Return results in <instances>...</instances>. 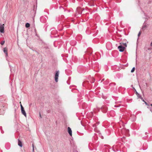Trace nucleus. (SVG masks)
Instances as JSON below:
<instances>
[{
  "label": "nucleus",
  "mask_w": 152,
  "mask_h": 152,
  "mask_svg": "<svg viewBox=\"0 0 152 152\" xmlns=\"http://www.w3.org/2000/svg\"><path fill=\"white\" fill-rule=\"evenodd\" d=\"M59 71H57L56 72V73L55 76V80L56 82L58 81V78L59 76Z\"/></svg>",
  "instance_id": "nucleus-1"
},
{
  "label": "nucleus",
  "mask_w": 152,
  "mask_h": 152,
  "mask_svg": "<svg viewBox=\"0 0 152 152\" xmlns=\"http://www.w3.org/2000/svg\"><path fill=\"white\" fill-rule=\"evenodd\" d=\"M47 18V17L46 16H42L40 18V20L42 22L45 23L46 21Z\"/></svg>",
  "instance_id": "nucleus-2"
},
{
  "label": "nucleus",
  "mask_w": 152,
  "mask_h": 152,
  "mask_svg": "<svg viewBox=\"0 0 152 152\" xmlns=\"http://www.w3.org/2000/svg\"><path fill=\"white\" fill-rule=\"evenodd\" d=\"M4 24L0 26V32L3 33L4 32Z\"/></svg>",
  "instance_id": "nucleus-3"
},
{
  "label": "nucleus",
  "mask_w": 152,
  "mask_h": 152,
  "mask_svg": "<svg viewBox=\"0 0 152 152\" xmlns=\"http://www.w3.org/2000/svg\"><path fill=\"white\" fill-rule=\"evenodd\" d=\"M118 48L120 52H122L124 51V46L122 45H120L118 47Z\"/></svg>",
  "instance_id": "nucleus-4"
},
{
  "label": "nucleus",
  "mask_w": 152,
  "mask_h": 152,
  "mask_svg": "<svg viewBox=\"0 0 152 152\" xmlns=\"http://www.w3.org/2000/svg\"><path fill=\"white\" fill-rule=\"evenodd\" d=\"M68 132L70 136H72V131L71 129L69 127L67 128Z\"/></svg>",
  "instance_id": "nucleus-5"
},
{
  "label": "nucleus",
  "mask_w": 152,
  "mask_h": 152,
  "mask_svg": "<svg viewBox=\"0 0 152 152\" xmlns=\"http://www.w3.org/2000/svg\"><path fill=\"white\" fill-rule=\"evenodd\" d=\"M4 52L5 54L6 55V57H7L8 56V53H7V49L6 48H4Z\"/></svg>",
  "instance_id": "nucleus-6"
},
{
  "label": "nucleus",
  "mask_w": 152,
  "mask_h": 152,
  "mask_svg": "<svg viewBox=\"0 0 152 152\" xmlns=\"http://www.w3.org/2000/svg\"><path fill=\"white\" fill-rule=\"evenodd\" d=\"M147 27V26L146 24V23H144L143 25V26L142 27V29L144 30L146 29Z\"/></svg>",
  "instance_id": "nucleus-7"
},
{
  "label": "nucleus",
  "mask_w": 152,
  "mask_h": 152,
  "mask_svg": "<svg viewBox=\"0 0 152 152\" xmlns=\"http://www.w3.org/2000/svg\"><path fill=\"white\" fill-rule=\"evenodd\" d=\"M18 145L20 147L22 146V142L19 139H18Z\"/></svg>",
  "instance_id": "nucleus-8"
},
{
  "label": "nucleus",
  "mask_w": 152,
  "mask_h": 152,
  "mask_svg": "<svg viewBox=\"0 0 152 152\" xmlns=\"http://www.w3.org/2000/svg\"><path fill=\"white\" fill-rule=\"evenodd\" d=\"M136 94L138 97L140 98L141 99H143V98L141 97V95L138 94L137 91L136 92Z\"/></svg>",
  "instance_id": "nucleus-9"
},
{
  "label": "nucleus",
  "mask_w": 152,
  "mask_h": 152,
  "mask_svg": "<svg viewBox=\"0 0 152 152\" xmlns=\"http://www.w3.org/2000/svg\"><path fill=\"white\" fill-rule=\"evenodd\" d=\"M21 111V113H22V114L23 115L25 116L26 117V113L25 110H24Z\"/></svg>",
  "instance_id": "nucleus-10"
},
{
  "label": "nucleus",
  "mask_w": 152,
  "mask_h": 152,
  "mask_svg": "<svg viewBox=\"0 0 152 152\" xmlns=\"http://www.w3.org/2000/svg\"><path fill=\"white\" fill-rule=\"evenodd\" d=\"M30 24L28 23H26L25 25V26L26 28H28L30 27Z\"/></svg>",
  "instance_id": "nucleus-11"
},
{
  "label": "nucleus",
  "mask_w": 152,
  "mask_h": 152,
  "mask_svg": "<svg viewBox=\"0 0 152 152\" xmlns=\"http://www.w3.org/2000/svg\"><path fill=\"white\" fill-rule=\"evenodd\" d=\"M133 119H132V117H131V121H135L136 120L135 117L133 115Z\"/></svg>",
  "instance_id": "nucleus-12"
},
{
  "label": "nucleus",
  "mask_w": 152,
  "mask_h": 152,
  "mask_svg": "<svg viewBox=\"0 0 152 152\" xmlns=\"http://www.w3.org/2000/svg\"><path fill=\"white\" fill-rule=\"evenodd\" d=\"M126 135L128 136H129V133H128L129 132V130L128 129H127V130H126Z\"/></svg>",
  "instance_id": "nucleus-13"
},
{
  "label": "nucleus",
  "mask_w": 152,
  "mask_h": 152,
  "mask_svg": "<svg viewBox=\"0 0 152 152\" xmlns=\"http://www.w3.org/2000/svg\"><path fill=\"white\" fill-rule=\"evenodd\" d=\"M20 104L21 110V111L22 110H24V109L22 105L20 102Z\"/></svg>",
  "instance_id": "nucleus-14"
},
{
  "label": "nucleus",
  "mask_w": 152,
  "mask_h": 152,
  "mask_svg": "<svg viewBox=\"0 0 152 152\" xmlns=\"http://www.w3.org/2000/svg\"><path fill=\"white\" fill-rule=\"evenodd\" d=\"M135 67H133L132 68V69L131 70V72H133L135 70Z\"/></svg>",
  "instance_id": "nucleus-15"
},
{
  "label": "nucleus",
  "mask_w": 152,
  "mask_h": 152,
  "mask_svg": "<svg viewBox=\"0 0 152 152\" xmlns=\"http://www.w3.org/2000/svg\"><path fill=\"white\" fill-rule=\"evenodd\" d=\"M127 47V45L126 43H124V50H125V48Z\"/></svg>",
  "instance_id": "nucleus-16"
},
{
  "label": "nucleus",
  "mask_w": 152,
  "mask_h": 152,
  "mask_svg": "<svg viewBox=\"0 0 152 152\" xmlns=\"http://www.w3.org/2000/svg\"><path fill=\"white\" fill-rule=\"evenodd\" d=\"M4 42L5 41H2L1 42V44L2 45L4 43Z\"/></svg>",
  "instance_id": "nucleus-17"
},
{
  "label": "nucleus",
  "mask_w": 152,
  "mask_h": 152,
  "mask_svg": "<svg viewBox=\"0 0 152 152\" xmlns=\"http://www.w3.org/2000/svg\"><path fill=\"white\" fill-rule=\"evenodd\" d=\"M104 107L105 108V110L104 111V112H105L107 111L106 107H102V110H103V109L104 108Z\"/></svg>",
  "instance_id": "nucleus-18"
},
{
  "label": "nucleus",
  "mask_w": 152,
  "mask_h": 152,
  "mask_svg": "<svg viewBox=\"0 0 152 152\" xmlns=\"http://www.w3.org/2000/svg\"><path fill=\"white\" fill-rule=\"evenodd\" d=\"M141 34V33H140V32H139V33L138 34V37H139L140 35Z\"/></svg>",
  "instance_id": "nucleus-19"
},
{
  "label": "nucleus",
  "mask_w": 152,
  "mask_h": 152,
  "mask_svg": "<svg viewBox=\"0 0 152 152\" xmlns=\"http://www.w3.org/2000/svg\"><path fill=\"white\" fill-rule=\"evenodd\" d=\"M121 69H123V65H120V66Z\"/></svg>",
  "instance_id": "nucleus-20"
},
{
  "label": "nucleus",
  "mask_w": 152,
  "mask_h": 152,
  "mask_svg": "<svg viewBox=\"0 0 152 152\" xmlns=\"http://www.w3.org/2000/svg\"><path fill=\"white\" fill-rule=\"evenodd\" d=\"M144 102L145 103V104L147 105H148V103L145 101Z\"/></svg>",
  "instance_id": "nucleus-21"
},
{
  "label": "nucleus",
  "mask_w": 152,
  "mask_h": 152,
  "mask_svg": "<svg viewBox=\"0 0 152 152\" xmlns=\"http://www.w3.org/2000/svg\"><path fill=\"white\" fill-rule=\"evenodd\" d=\"M39 116H40V118H42V116H41V114L40 113H39Z\"/></svg>",
  "instance_id": "nucleus-22"
},
{
  "label": "nucleus",
  "mask_w": 152,
  "mask_h": 152,
  "mask_svg": "<svg viewBox=\"0 0 152 152\" xmlns=\"http://www.w3.org/2000/svg\"><path fill=\"white\" fill-rule=\"evenodd\" d=\"M32 146H33V151H34V147L33 144L32 145Z\"/></svg>",
  "instance_id": "nucleus-23"
},
{
  "label": "nucleus",
  "mask_w": 152,
  "mask_h": 152,
  "mask_svg": "<svg viewBox=\"0 0 152 152\" xmlns=\"http://www.w3.org/2000/svg\"><path fill=\"white\" fill-rule=\"evenodd\" d=\"M131 86L132 87L133 89H135V91H136V90L135 89L134 87H133V85H132Z\"/></svg>",
  "instance_id": "nucleus-24"
},
{
  "label": "nucleus",
  "mask_w": 152,
  "mask_h": 152,
  "mask_svg": "<svg viewBox=\"0 0 152 152\" xmlns=\"http://www.w3.org/2000/svg\"><path fill=\"white\" fill-rule=\"evenodd\" d=\"M119 106H116V105H115L114 106V107H119Z\"/></svg>",
  "instance_id": "nucleus-25"
},
{
  "label": "nucleus",
  "mask_w": 152,
  "mask_h": 152,
  "mask_svg": "<svg viewBox=\"0 0 152 152\" xmlns=\"http://www.w3.org/2000/svg\"><path fill=\"white\" fill-rule=\"evenodd\" d=\"M60 9H64L62 7H60Z\"/></svg>",
  "instance_id": "nucleus-26"
},
{
  "label": "nucleus",
  "mask_w": 152,
  "mask_h": 152,
  "mask_svg": "<svg viewBox=\"0 0 152 152\" xmlns=\"http://www.w3.org/2000/svg\"><path fill=\"white\" fill-rule=\"evenodd\" d=\"M151 46H152V42H151Z\"/></svg>",
  "instance_id": "nucleus-27"
},
{
  "label": "nucleus",
  "mask_w": 152,
  "mask_h": 152,
  "mask_svg": "<svg viewBox=\"0 0 152 152\" xmlns=\"http://www.w3.org/2000/svg\"><path fill=\"white\" fill-rule=\"evenodd\" d=\"M141 100L142 101H143L144 102L145 101V100L143 99H141Z\"/></svg>",
  "instance_id": "nucleus-28"
},
{
  "label": "nucleus",
  "mask_w": 152,
  "mask_h": 152,
  "mask_svg": "<svg viewBox=\"0 0 152 152\" xmlns=\"http://www.w3.org/2000/svg\"><path fill=\"white\" fill-rule=\"evenodd\" d=\"M1 128H2V127L1 126H0V129H1Z\"/></svg>",
  "instance_id": "nucleus-29"
},
{
  "label": "nucleus",
  "mask_w": 152,
  "mask_h": 152,
  "mask_svg": "<svg viewBox=\"0 0 152 152\" xmlns=\"http://www.w3.org/2000/svg\"><path fill=\"white\" fill-rule=\"evenodd\" d=\"M150 105L152 107V104H151Z\"/></svg>",
  "instance_id": "nucleus-30"
},
{
  "label": "nucleus",
  "mask_w": 152,
  "mask_h": 152,
  "mask_svg": "<svg viewBox=\"0 0 152 152\" xmlns=\"http://www.w3.org/2000/svg\"><path fill=\"white\" fill-rule=\"evenodd\" d=\"M104 80V79H103V80H102V81H103V80Z\"/></svg>",
  "instance_id": "nucleus-31"
}]
</instances>
